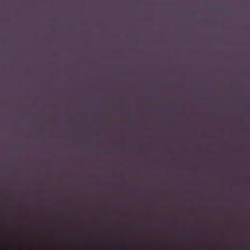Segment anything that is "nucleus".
Listing matches in <instances>:
<instances>
[{"mask_svg": "<svg viewBox=\"0 0 250 250\" xmlns=\"http://www.w3.org/2000/svg\"><path fill=\"white\" fill-rule=\"evenodd\" d=\"M120 249L121 250L125 249V244L124 243L121 244V245L120 246Z\"/></svg>", "mask_w": 250, "mask_h": 250, "instance_id": "obj_1", "label": "nucleus"}]
</instances>
